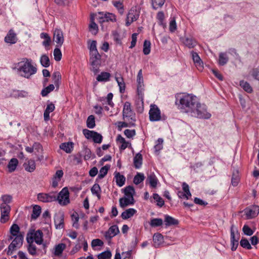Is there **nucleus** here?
Wrapping results in <instances>:
<instances>
[{
  "instance_id": "nucleus-1",
  "label": "nucleus",
  "mask_w": 259,
  "mask_h": 259,
  "mask_svg": "<svg viewBox=\"0 0 259 259\" xmlns=\"http://www.w3.org/2000/svg\"><path fill=\"white\" fill-rule=\"evenodd\" d=\"M176 104L181 109L190 112L195 106L197 98L190 94H180L176 96Z\"/></svg>"
},
{
  "instance_id": "nucleus-2",
  "label": "nucleus",
  "mask_w": 259,
  "mask_h": 259,
  "mask_svg": "<svg viewBox=\"0 0 259 259\" xmlns=\"http://www.w3.org/2000/svg\"><path fill=\"white\" fill-rule=\"evenodd\" d=\"M17 70L21 76L28 79L36 73L37 69L36 66L32 64L31 59H25L18 63Z\"/></svg>"
},
{
  "instance_id": "nucleus-3",
  "label": "nucleus",
  "mask_w": 259,
  "mask_h": 259,
  "mask_svg": "<svg viewBox=\"0 0 259 259\" xmlns=\"http://www.w3.org/2000/svg\"><path fill=\"white\" fill-rule=\"evenodd\" d=\"M189 113L192 116L199 118L207 119L210 116L209 113L207 111L206 105L201 104L198 102V100H197L195 106Z\"/></svg>"
},
{
  "instance_id": "nucleus-4",
  "label": "nucleus",
  "mask_w": 259,
  "mask_h": 259,
  "mask_svg": "<svg viewBox=\"0 0 259 259\" xmlns=\"http://www.w3.org/2000/svg\"><path fill=\"white\" fill-rule=\"evenodd\" d=\"M123 118L126 119V120L129 121V123L132 125H135V122L136 121L135 114L131 108V104L129 102H125L124 103L123 111H122Z\"/></svg>"
},
{
  "instance_id": "nucleus-5",
  "label": "nucleus",
  "mask_w": 259,
  "mask_h": 259,
  "mask_svg": "<svg viewBox=\"0 0 259 259\" xmlns=\"http://www.w3.org/2000/svg\"><path fill=\"white\" fill-rule=\"evenodd\" d=\"M90 62L92 67L91 70L96 74L99 71V67L100 65L101 55L98 50L90 52Z\"/></svg>"
},
{
  "instance_id": "nucleus-6",
  "label": "nucleus",
  "mask_w": 259,
  "mask_h": 259,
  "mask_svg": "<svg viewBox=\"0 0 259 259\" xmlns=\"http://www.w3.org/2000/svg\"><path fill=\"white\" fill-rule=\"evenodd\" d=\"M14 237H15L14 239L8 248L7 254L10 255L13 254V252L16 250L17 247L19 248L23 243V236L21 234L15 236H10L9 239L12 240Z\"/></svg>"
},
{
  "instance_id": "nucleus-7",
  "label": "nucleus",
  "mask_w": 259,
  "mask_h": 259,
  "mask_svg": "<svg viewBox=\"0 0 259 259\" xmlns=\"http://www.w3.org/2000/svg\"><path fill=\"white\" fill-rule=\"evenodd\" d=\"M230 242L231 245V250L235 251L239 244V240L240 238V233L238 229L234 225H232L230 228Z\"/></svg>"
},
{
  "instance_id": "nucleus-8",
  "label": "nucleus",
  "mask_w": 259,
  "mask_h": 259,
  "mask_svg": "<svg viewBox=\"0 0 259 259\" xmlns=\"http://www.w3.org/2000/svg\"><path fill=\"white\" fill-rule=\"evenodd\" d=\"M43 234L41 231L38 230L36 231H32L27 234L26 240L27 243H33L34 241L37 244H41L42 243Z\"/></svg>"
},
{
  "instance_id": "nucleus-9",
  "label": "nucleus",
  "mask_w": 259,
  "mask_h": 259,
  "mask_svg": "<svg viewBox=\"0 0 259 259\" xmlns=\"http://www.w3.org/2000/svg\"><path fill=\"white\" fill-rule=\"evenodd\" d=\"M69 193L67 187H64L59 193L57 196H55V201H58L61 205H66L69 201Z\"/></svg>"
},
{
  "instance_id": "nucleus-10",
  "label": "nucleus",
  "mask_w": 259,
  "mask_h": 259,
  "mask_svg": "<svg viewBox=\"0 0 259 259\" xmlns=\"http://www.w3.org/2000/svg\"><path fill=\"white\" fill-rule=\"evenodd\" d=\"M82 133L87 139H92L95 143L100 144L102 142V136L95 131L83 129Z\"/></svg>"
},
{
  "instance_id": "nucleus-11",
  "label": "nucleus",
  "mask_w": 259,
  "mask_h": 259,
  "mask_svg": "<svg viewBox=\"0 0 259 259\" xmlns=\"http://www.w3.org/2000/svg\"><path fill=\"white\" fill-rule=\"evenodd\" d=\"M247 219H252L256 217L259 213V206L252 205L246 207L244 210Z\"/></svg>"
},
{
  "instance_id": "nucleus-12",
  "label": "nucleus",
  "mask_w": 259,
  "mask_h": 259,
  "mask_svg": "<svg viewBox=\"0 0 259 259\" xmlns=\"http://www.w3.org/2000/svg\"><path fill=\"white\" fill-rule=\"evenodd\" d=\"M97 19L98 22L102 24L105 22H115L116 16L114 14L110 13L99 12L97 15Z\"/></svg>"
},
{
  "instance_id": "nucleus-13",
  "label": "nucleus",
  "mask_w": 259,
  "mask_h": 259,
  "mask_svg": "<svg viewBox=\"0 0 259 259\" xmlns=\"http://www.w3.org/2000/svg\"><path fill=\"white\" fill-rule=\"evenodd\" d=\"M140 11L136 8H132L128 12L126 16V25L128 26L131 24L136 21L139 17Z\"/></svg>"
},
{
  "instance_id": "nucleus-14",
  "label": "nucleus",
  "mask_w": 259,
  "mask_h": 259,
  "mask_svg": "<svg viewBox=\"0 0 259 259\" xmlns=\"http://www.w3.org/2000/svg\"><path fill=\"white\" fill-rule=\"evenodd\" d=\"M149 114V119L151 121H159L161 119L160 111L155 105H151Z\"/></svg>"
},
{
  "instance_id": "nucleus-15",
  "label": "nucleus",
  "mask_w": 259,
  "mask_h": 259,
  "mask_svg": "<svg viewBox=\"0 0 259 259\" xmlns=\"http://www.w3.org/2000/svg\"><path fill=\"white\" fill-rule=\"evenodd\" d=\"M10 207L7 204L2 203L1 206V222L5 223L9 220Z\"/></svg>"
},
{
  "instance_id": "nucleus-16",
  "label": "nucleus",
  "mask_w": 259,
  "mask_h": 259,
  "mask_svg": "<svg viewBox=\"0 0 259 259\" xmlns=\"http://www.w3.org/2000/svg\"><path fill=\"white\" fill-rule=\"evenodd\" d=\"M184 45L189 49L194 48L198 45V42L191 35H185L183 37L181 38Z\"/></svg>"
},
{
  "instance_id": "nucleus-17",
  "label": "nucleus",
  "mask_w": 259,
  "mask_h": 259,
  "mask_svg": "<svg viewBox=\"0 0 259 259\" xmlns=\"http://www.w3.org/2000/svg\"><path fill=\"white\" fill-rule=\"evenodd\" d=\"M53 38L54 41L57 43V47H61L64 42V36L63 33L60 29H55Z\"/></svg>"
},
{
  "instance_id": "nucleus-18",
  "label": "nucleus",
  "mask_w": 259,
  "mask_h": 259,
  "mask_svg": "<svg viewBox=\"0 0 259 259\" xmlns=\"http://www.w3.org/2000/svg\"><path fill=\"white\" fill-rule=\"evenodd\" d=\"M37 199L45 203L55 201V195L51 193H40L37 195Z\"/></svg>"
},
{
  "instance_id": "nucleus-19",
  "label": "nucleus",
  "mask_w": 259,
  "mask_h": 259,
  "mask_svg": "<svg viewBox=\"0 0 259 259\" xmlns=\"http://www.w3.org/2000/svg\"><path fill=\"white\" fill-rule=\"evenodd\" d=\"M191 54L193 62L197 69L200 71H202L203 68V63L198 54L194 51H192Z\"/></svg>"
},
{
  "instance_id": "nucleus-20",
  "label": "nucleus",
  "mask_w": 259,
  "mask_h": 259,
  "mask_svg": "<svg viewBox=\"0 0 259 259\" xmlns=\"http://www.w3.org/2000/svg\"><path fill=\"white\" fill-rule=\"evenodd\" d=\"M54 223L56 229H62L64 227V215L62 213H58L54 217Z\"/></svg>"
},
{
  "instance_id": "nucleus-21",
  "label": "nucleus",
  "mask_w": 259,
  "mask_h": 259,
  "mask_svg": "<svg viewBox=\"0 0 259 259\" xmlns=\"http://www.w3.org/2000/svg\"><path fill=\"white\" fill-rule=\"evenodd\" d=\"M55 105L53 103L48 101L47 107L44 113L45 121H47L50 120V113L52 112L55 110Z\"/></svg>"
},
{
  "instance_id": "nucleus-22",
  "label": "nucleus",
  "mask_w": 259,
  "mask_h": 259,
  "mask_svg": "<svg viewBox=\"0 0 259 259\" xmlns=\"http://www.w3.org/2000/svg\"><path fill=\"white\" fill-rule=\"evenodd\" d=\"M119 233V230L117 225H113L111 226L108 231L105 233V237L107 238H111L116 236Z\"/></svg>"
},
{
  "instance_id": "nucleus-23",
  "label": "nucleus",
  "mask_w": 259,
  "mask_h": 259,
  "mask_svg": "<svg viewBox=\"0 0 259 259\" xmlns=\"http://www.w3.org/2000/svg\"><path fill=\"white\" fill-rule=\"evenodd\" d=\"M5 41L11 44H15L17 41L16 35L12 30H10L5 37Z\"/></svg>"
},
{
  "instance_id": "nucleus-24",
  "label": "nucleus",
  "mask_w": 259,
  "mask_h": 259,
  "mask_svg": "<svg viewBox=\"0 0 259 259\" xmlns=\"http://www.w3.org/2000/svg\"><path fill=\"white\" fill-rule=\"evenodd\" d=\"M146 182H147L151 187L156 188L157 185L158 179L154 173H151L148 175Z\"/></svg>"
},
{
  "instance_id": "nucleus-25",
  "label": "nucleus",
  "mask_w": 259,
  "mask_h": 259,
  "mask_svg": "<svg viewBox=\"0 0 259 259\" xmlns=\"http://www.w3.org/2000/svg\"><path fill=\"white\" fill-rule=\"evenodd\" d=\"M229 61V57L226 52H221L219 55L218 63L220 66H224Z\"/></svg>"
},
{
  "instance_id": "nucleus-26",
  "label": "nucleus",
  "mask_w": 259,
  "mask_h": 259,
  "mask_svg": "<svg viewBox=\"0 0 259 259\" xmlns=\"http://www.w3.org/2000/svg\"><path fill=\"white\" fill-rule=\"evenodd\" d=\"M154 245L155 247H158L163 242V236L160 233H155L153 237Z\"/></svg>"
},
{
  "instance_id": "nucleus-27",
  "label": "nucleus",
  "mask_w": 259,
  "mask_h": 259,
  "mask_svg": "<svg viewBox=\"0 0 259 259\" xmlns=\"http://www.w3.org/2000/svg\"><path fill=\"white\" fill-rule=\"evenodd\" d=\"M137 210L134 208H128L122 212L121 217L123 220H127L132 217L136 213Z\"/></svg>"
},
{
  "instance_id": "nucleus-28",
  "label": "nucleus",
  "mask_w": 259,
  "mask_h": 259,
  "mask_svg": "<svg viewBox=\"0 0 259 259\" xmlns=\"http://www.w3.org/2000/svg\"><path fill=\"white\" fill-rule=\"evenodd\" d=\"M60 148L67 153H70L73 150V143L71 142L63 143L60 145Z\"/></svg>"
},
{
  "instance_id": "nucleus-29",
  "label": "nucleus",
  "mask_w": 259,
  "mask_h": 259,
  "mask_svg": "<svg viewBox=\"0 0 259 259\" xmlns=\"http://www.w3.org/2000/svg\"><path fill=\"white\" fill-rule=\"evenodd\" d=\"M164 222L166 226L177 225L179 224V221L178 220L167 214L164 215Z\"/></svg>"
},
{
  "instance_id": "nucleus-30",
  "label": "nucleus",
  "mask_w": 259,
  "mask_h": 259,
  "mask_svg": "<svg viewBox=\"0 0 259 259\" xmlns=\"http://www.w3.org/2000/svg\"><path fill=\"white\" fill-rule=\"evenodd\" d=\"M124 193L126 197L131 198L132 201L134 199V195L135 193V190L133 186H128L124 189Z\"/></svg>"
},
{
  "instance_id": "nucleus-31",
  "label": "nucleus",
  "mask_w": 259,
  "mask_h": 259,
  "mask_svg": "<svg viewBox=\"0 0 259 259\" xmlns=\"http://www.w3.org/2000/svg\"><path fill=\"white\" fill-rule=\"evenodd\" d=\"M119 205L121 208H124L125 207L129 205H133L135 203V200L133 201L131 200V198L129 197H123L120 198L119 199Z\"/></svg>"
},
{
  "instance_id": "nucleus-32",
  "label": "nucleus",
  "mask_w": 259,
  "mask_h": 259,
  "mask_svg": "<svg viewBox=\"0 0 259 259\" xmlns=\"http://www.w3.org/2000/svg\"><path fill=\"white\" fill-rule=\"evenodd\" d=\"M143 156L140 153H137L134 157V165L136 168H140L142 164Z\"/></svg>"
},
{
  "instance_id": "nucleus-33",
  "label": "nucleus",
  "mask_w": 259,
  "mask_h": 259,
  "mask_svg": "<svg viewBox=\"0 0 259 259\" xmlns=\"http://www.w3.org/2000/svg\"><path fill=\"white\" fill-rule=\"evenodd\" d=\"M40 37L41 39H44L42 42V45L46 48H48L51 44V39L49 34L47 33L42 32L40 34Z\"/></svg>"
},
{
  "instance_id": "nucleus-34",
  "label": "nucleus",
  "mask_w": 259,
  "mask_h": 259,
  "mask_svg": "<svg viewBox=\"0 0 259 259\" xmlns=\"http://www.w3.org/2000/svg\"><path fill=\"white\" fill-rule=\"evenodd\" d=\"M115 178L116 179V182L117 186L119 187H122L124 185L125 178L123 175H120L118 172H115Z\"/></svg>"
},
{
  "instance_id": "nucleus-35",
  "label": "nucleus",
  "mask_w": 259,
  "mask_h": 259,
  "mask_svg": "<svg viewBox=\"0 0 259 259\" xmlns=\"http://www.w3.org/2000/svg\"><path fill=\"white\" fill-rule=\"evenodd\" d=\"M18 164V160L17 158H12L8 164L9 172H12L15 170Z\"/></svg>"
},
{
  "instance_id": "nucleus-36",
  "label": "nucleus",
  "mask_w": 259,
  "mask_h": 259,
  "mask_svg": "<svg viewBox=\"0 0 259 259\" xmlns=\"http://www.w3.org/2000/svg\"><path fill=\"white\" fill-rule=\"evenodd\" d=\"M110 76L111 75L109 73L102 72L97 76L96 79L100 82H107L109 80Z\"/></svg>"
},
{
  "instance_id": "nucleus-37",
  "label": "nucleus",
  "mask_w": 259,
  "mask_h": 259,
  "mask_svg": "<svg viewBox=\"0 0 259 259\" xmlns=\"http://www.w3.org/2000/svg\"><path fill=\"white\" fill-rule=\"evenodd\" d=\"M25 169L29 172H32L35 169V162L34 160L30 159L28 161L27 163L24 164Z\"/></svg>"
},
{
  "instance_id": "nucleus-38",
  "label": "nucleus",
  "mask_w": 259,
  "mask_h": 259,
  "mask_svg": "<svg viewBox=\"0 0 259 259\" xmlns=\"http://www.w3.org/2000/svg\"><path fill=\"white\" fill-rule=\"evenodd\" d=\"M28 96V93L23 90H14L13 97L15 98H26Z\"/></svg>"
},
{
  "instance_id": "nucleus-39",
  "label": "nucleus",
  "mask_w": 259,
  "mask_h": 259,
  "mask_svg": "<svg viewBox=\"0 0 259 259\" xmlns=\"http://www.w3.org/2000/svg\"><path fill=\"white\" fill-rule=\"evenodd\" d=\"M65 247L66 245L64 243H60L56 245L55 247L54 254L57 256L60 255Z\"/></svg>"
},
{
  "instance_id": "nucleus-40",
  "label": "nucleus",
  "mask_w": 259,
  "mask_h": 259,
  "mask_svg": "<svg viewBox=\"0 0 259 259\" xmlns=\"http://www.w3.org/2000/svg\"><path fill=\"white\" fill-rule=\"evenodd\" d=\"M110 168V165H106L102 167L99 171V174L98 176V179H102L105 176L107 175L108 170Z\"/></svg>"
},
{
  "instance_id": "nucleus-41",
  "label": "nucleus",
  "mask_w": 259,
  "mask_h": 259,
  "mask_svg": "<svg viewBox=\"0 0 259 259\" xmlns=\"http://www.w3.org/2000/svg\"><path fill=\"white\" fill-rule=\"evenodd\" d=\"M240 87L246 92L251 93L252 92V88L247 81L242 80L240 81L239 83Z\"/></svg>"
},
{
  "instance_id": "nucleus-42",
  "label": "nucleus",
  "mask_w": 259,
  "mask_h": 259,
  "mask_svg": "<svg viewBox=\"0 0 259 259\" xmlns=\"http://www.w3.org/2000/svg\"><path fill=\"white\" fill-rule=\"evenodd\" d=\"M41 213V207L39 205H35L33 207L32 213L31 214V218L32 219H36Z\"/></svg>"
},
{
  "instance_id": "nucleus-43",
  "label": "nucleus",
  "mask_w": 259,
  "mask_h": 259,
  "mask_svg": "<svg viewBox=\"0 0 259 259\" xmlns=\"http://www.w3.org/2000/svg\"><path fill=\"white\" fill-rule=\"evenodd\" d=\"M10 232L11 234V236H15L18 235L20 233V227L16 224H13L10 229Z\"/></svg>"
},
{
  "instance_id": "nucleus-44",
  "label": "nucleus",
  "mask_w": 259,
  "mask_h": 259,
  "mask_svg": "<svg viewBox=\"0 0 259 259\" xmlns=\"http://www.w3.org/2000/svg\"><path fill=\"white\" fill-rule=\"evenodd\" d=\"M41 65L44 67H48L50 65L49 57L47 55H42L40 59Z\"/></svg>"
},
{
  "instance_id": "nucleus-45",
  "label": "nucleus",
  "mask_w": 259,
  "mask_h": 259,
  "mask_svg": "<svg viewBox=\"0 0 259 259\" xmlns=\"http://www.w3.org/2000/svg\"><path fill=\"white\" fill-rule=\"evenodd\" d=\"M240 181V178L237 170L233 171L231 179V184L234 186H237Z\"/></svg>"
},
{
  "instance_id": "nucleus-46",
  "label": "nucleus",
  "mask_w": 259,
  "mask_h": 259,
  "mask_svg": "<svg viewBox=\"0 0 259 259\" xmlns=\"http://www.w3.org/2000/svg\"><path fill=\"white\" fill-rule=\"evenodd\" d=\"M163 224V220L160 218L152 219L149 224L152 227H157L161 226Z\"/></svg>"
},
{
  "instance_id": "nucleus-47",
  "label": "nucleus",
  "mask_w": 259,
  "mask_h": 259,
  "mask_svg": "<svg viewBox=\"0 0 259 259\" xmlns=\"http://www.w3.org/2000/svg\"><path fill=\"white\" fill-rule=\"evenodd\" d=\"M55 89L54 85L50 84L49 86L43 89L41 92V95L42 97L47 96L50 92L53 91Z\"/></svg>"
},
{
  "instance_id": "nucleus-48",
  "label": "nucleus",
  "mask_w": 259,
  "mask_h": 259,
  "mask_svg": "<svg viewBox=\"0 0 259 259\" xmlns=\"http://www.w3.org/2000/svg\"><path fill=\"white\" fill-rule=\"evenodd\" d=\"M71 220L73 222L72 226L76 229H78L79 225L78 224L79 217L77 212L73 213L71 215Z\"/></svg>"
},
{
  "instance_id": "nucleus-49",
  "label": "nucleus",
  "mask_w": 259,
  "mask_h": 259,
  "mask_svg": "<svg viewBox=\"0 0 259 259\" xmlns=\"http://www.w3.org/2000/svg\"><path fill=\"white\" fill-rule=\"evenodd\" d=\"M145 179V176L143 174L138 172L134 178V183L136 185H138L142 182Z\"/></svg>"
},
{
  "instance_id": "nucleus-50",
  "label": "nucleus",
  "mask_w": 259,
  "mask_h": 259,
  "mask_svg": "<svg viewBox=\"0 0 259 259\" xmlns=\"http://www.w3.org/2000/svg\"><path fill=\"white\" fill-rule=\"evenodd\" d=\"M95 120L94 115H90L87 120V126L89 128H93L95 126Z\"/></svg>"
},
{
  "instance_id": "nucleus-51",
  "label": "nucleus",
  "mask_w": 259,
  "mask_h": 259,
  "mask_svg": "<svg viewBox=\"0 0 259 259\" xmlns=\"http://www.w3.org/2000/svg\"><path fill=\"white\" fill-rule=\"evenodd\" d=\"M142 86L143 85H141V86H140V85H138L137 87V93L138 94V104H141L142 106L143 105V95L142 92Z\"/></svg>"
},
{
  "instance_id": "nucleus-52",
  "label": "nucleus",
  "mask_w": 259,
  "mask_h": 259,
  "mask_svg": "<svg viewBox=\"0 0 259 259\" xmlns=\"http://www.w3.org/2000/svg\"><path fill=\"white\" fill-rule=\"evenodd\" d=\"M111 256V252L109 250H106L99 254L98 258V259H110Z\"/></svg>"
},
{
  "instance_id": "nucleus-53",
  "label": "nucleus",
  "mask_w": 259,
  "mask_h": 259,
  "mask_svg": "<svg viewBox=\"0 0 259 259\" xmlns=\"http://www.w3.org/2000/svg\"><path fill=\"white\" fill-rule=\"evenodd\" d=\"M53 79L54 80V83L57 89L59 88V81L61 79V76L60 72H55L52 75Z\"/></svg>"
},
{
  "instance_id": "nucleus-54",
  "label": "nucleus",
  "mask_w": 259,
  "mask_h": 259,
  "mask_svg": "<svg viewBox=\"0 0 259 259\" xmlns=\"http://www.w3.org/2000/svg\"><path fill=\"white\" fill-rule=\"evenodd\" d=\"M249 74L251 75L254 79L259 81V67L252 68L249 71Z\"/></svg>"
},
{
  "instance_id": "nucleus-55",
  "label": "nucleus",
  "mask_w": 259,
  "mask_h": 259,
  "mask_svg": "<svg viewBox=\"0 0 259 259\" xmlns=\"http://www.w3.org/2000/svg\"><path fill=\"white\" fill-rule=\"evenodd\" d=\"M153 199L156 201V204L159 207H162L164 204L163 199L157 193L153 194Z\"/></svg>"
},
{
  "instance_id": "nucleus-56",
  "label": "nucleus",
  "mask_w": 259,
  "mask_h": 259,
  "mask_svg": "<svg viewBox=\"0 0 259 259\" xmlns=\"http://www.w3.org/2000/svg\"><path fill=\"white\" fill-rule=\"evenodd\" d=\"M151 42L150 41L145 40L143 45V53L147 55L150 53Z\"/></svg>"
},
{
  "instance_id": "nucleus-57",
  "label": "nucleus",
  "mask_w": 259,
  "mask_h": 259,
  "mask_svg": "<svg viewBox=\"0 0 259 259\" xmlns=\"http://www.w3.org/2000/svg\"><path fill=\"white\" fill-rule=\"evenodd\" d=\"M82 152L84 154V160H88L92 158V152L91 150L89 148H88L87 146L83 147Z\"/></svg>"
},
{
  "instance_id": "nucleus-58",
  "label": "nucleus",
  "mask_w": 259,
  "mask_h": 259,
  "mask_svg": "<svg viewBox=\"0 0 259 259\" xmlns=\"http://www.w3.org/2000/svg\"><path fill=\"white\" fill-rule=\"evenodd\" d=\"M165 0H152V5L154 9L156 10L158 8L161 7L164 3Z\"/></svg>"
},
{
  "instance_id": "nucleus-59",
  "label": "nucleus",
  "mask_w": 259,
  "mask_h": 259,
  "mask_svg": "<svg viewBox=\"0 0 259 259\" xmlns=\"http://www.w3.org/2000/svg\"><path fill=\"white\" fill-rule=\"evenodd\" d=\"M240 245L244 248L247 249H251L252 248L251 246L250 245L248 240L245 238H243L240 241Z\"/></svg>"
},
{
  "instance_id": "nucleus-60",
  "label": "nucleus",
  "mask_w": 259,
  "mask_h": 259,
  "mask_svg": "<svg viewBox=\"0 0 259 259\" xmlns=\"http://www.w3.org/2000/svg\"><path fill=\"white\" fill-rule=\"evenodd\" d=\"M59 48H55L54 50V59L57 61H60L62 58V53Z\"/></svg>"
},
{
  "instance_id": "nucleus-61",
  "label": "nucleus",
  "mask_w": 259,
  "mask_h": 259,
  "mask_svg": "<svg viewBox=\"0 0 259 259\" xmlns=\"http://www.w3.org/2000/svg\"><path fill=\"white\" fill-rule=\"evenodd\" d=\"M113 4L114 6L118 9L119 13L121 15L123 14L124 9L122 3L118 1H115L113 3Z\"/></svg>"
},
{
  "instance_id": "nucleus-62",
  "label": "nucleus",
  "mask_w": 259,
  "mask_h": 259,
  "mask_svg": "<svg viewBox=\"0 0 259 259\" xmlns=\"http://www.w3.org/2000/svg\"><path fill=\"white\" fill-rule=\"evenodd\" d=\"M89 29L92 33L96 34L98 32V27L96 23L92 20L89 25Z\"/></svg>"
},
{
  "instance_id": "nucleus-63",
  "label": "nucleus",
  "mask_w": 259,
  "mask_h": 259,
  "mask_svg": "<svg viewBox=\"0 0 259 259\" xmlns=\"http://www.w3.org/2000/svg\"><path fill=\"white\" fill-rule=\"evenodd\" d=\"M29 244L28 246V251L29 253L32 255H34L36 254V247L33 243H28Z\"/></svg>"
},
{
  "instance_id": "nucleus-64",
  "label": "nucleus",
  "mask_w": 259,
  "mask_h": 259,
  "mask_svg": "<svg viewBox=\"0 0 259 259\" xmlns=\"http://www.w3.org/2000/svg\"><path fill=\"white\" fill-rule=\"evenodd\" d=\"M244 234L247 236H251L253 234V231L247 225H245L242 229Z\"/></svg>"
}]
</instances>
